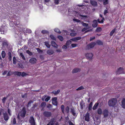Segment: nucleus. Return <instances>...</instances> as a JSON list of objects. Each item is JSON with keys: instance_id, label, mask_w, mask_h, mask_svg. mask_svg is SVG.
<instances>
[{"instance_id": "obj_61", "label": "nucleus", "mask_w": 125, "mask_h": 125, "mask_svg": "<svg viewBox=\"0 0 125 125\" xmlns=\"http://www.w3.org/2000/svg\"><path fill=\"white\" fill-rule=\"evenodd\" d=\"M97 21L99 23H103V22H104V21L103 20H101V21H100V19H97Z\"/></svg>"}, {"instance_id": "obj_45", "label": "nucleus", "mask_w": 125, "mask_h": 125, "mask_svg": "<svg viewBox=\"0 0 125 125\" xmlns=\"http://www.w3.org/2000/svg\"><path fill=\"white\" fill-rule=\"evenodd\" d=\"M102 30V29L101 28L99 27L97 28L96 31L97 32H100Z\"/></svg>"}, {"instance_id": "obj_25", "label": "nucleus", "mask_w": 125, "mask_h": 125, "mask_svg": "<svg viewBox=\"0 0 125 125\" xmlns=\"http://www.w3.org/2000/svg\"><path fill=\"white\" fill-rule=\"evenodd\" d=\"M8 59L9 61H11L12 59V57L11 55V53L10 52H9L8 53Z\"/></svg>"}, {"instance_id": "obj_38", "label": "nucleus", "mask_w": 125, "mask_h": 125, "mask_svg": "<svg viewBox=\"0 0 125 125\" xmlns=\"http://www.w3.org/2000/svg\"><path fill=\"white\" fill-rule=\"evenodd\" d=\"M77 34L76 32H74L71 33L70 34V35L71 36H76Z\"/></svg>"}, {"instance_id": "obj_49", "label": "nucleus", "mask_w": 125, "mask_h": 125, "mask_svg": "<svg viewBox=\"0 0 125 125\" xmlns=\"http://www.w3.org/2000/svg\"><path fill=\"white\" fill-rule=\"evenodd\" d=\"M77 44L75 43H73L71 44V46L72 48H73L77 46Z\"/></svg>"}, {"instance_id": "obj_60", "label": "nucleus", "mask_w": 125, "mask_h": 125, "mask_svg": "<svg viewBox=\"0 0 125 125\" xmlns=\"http://www.w3.org/2000/svg\"><path fill=\"white\" fill-rule=\"evenodd\" d=\"M22 98H25L27 97V94H25L23 95L22 94Z\"/></svg>"}, {"instance_id": "obj_47", "label": "nucleus", "mask_w": 125, "mask_h": 125, "mask_svg": "<svg viewBox=\"0 0 125 125\" xmlns=\"http://www.w3.org/2000/svg\"><path fill=\"white\" fill-rule=\"evenodd\" d=\"M54 31L55 32H57L58 33H60L61 32L57 28H55L54 29Z\"/></svg>"}, {"instance_id": "obj_29", "label": "nucleus", "mask_w": 125, "mask_h": 125, "mask_svg": "<svg viewBox=\"0 0 125 125\" xmlns=\"http://www.w3.org/2000/svg\"><path fill=\"white\" fill-rule=\"evenodd\" d=\"M33 103V101L32 100H31L28 102V104L27 105V107H28L31 106V103Z\"/></svg>"}, {"instance_id": "obj_43", "label": "nucleus", "mask_w": 125, "mask_h": 125, "mask_svg": "<svg viewBox=\"0 0 125 125\" xmlns=\"http://www.w3.org/2000/svg\"><path fill=\"white\" fill-rule=\"evenodd\" d=\"M28 75V74L26 73H25L23 72L22 73H21V76L22 77H23L25 76H26Z\"/></svg>"}, {"instance_id": "obj_62", "label": "nucleus", "mask_w": 125, "mask_h": 125, "mask_svg": "<svg viewBox=\"0 0 125 125\" xmlns=\"http://www.w3.org/2000/svg\"><path fill=\"white\" fill-rule=\"evenodd\" d=\"M108 12L107 11V9L106 8V9L105 10L104 12V15H105L106 14L108 13Z\"/></svg>"}, {"instance_id": "obj_39", "label": "nucleus", "mask_w": 125, "mask_h": 125, "mask_svg": "<svg viewBox=\"0 0 125 125\" xmlns=\"http://www.w3.org/2000/svg\"><path fill=\"white\" fill-rule=\"evenodd\" d=\"M45 45L48 48H49L50 47V45L49 44L48 42H44Z\"/></svg>"}, {"instance_id": "obj_18", "label": "nucleus", "mask_w": 125, "mask_h": 125, "mask_svg": "<svg viewBox=\"0 0 125 125\" xmlns=\"http://www.w3.org/2000/svg\"><path fill=\"white\" fill-rule=\"evenodd\" d=\"M80 71V69L79 68H75L72 71L73 73H77Z\"/></svg>"}, {"instance_id": "obj_63", "label": "nucleus", "mask_w": 125, "mask_h": 125, "mask_svg": "<svg viewBox=\"0 0 125 125\" xmlns=\"http://www.w3.org/2000/svg\"><path fill=\"white\" fill-rule=\"evenodd\" d=\"M67 46L66 45H64L62 46V48L63 49H66L67 48Z\"/></svg>"}, {"instance_id": "obj_64", "label": "nucleus", "mask_w": 125, "mask_h": 125, "mask_svg": "<svg viewBox=\"0 0 125 125\" xmlns=\"http://www.w3.org/2000/svg\"><path fill=\"white\" fill-rule=\"evenodd\" d=\"M68 123L69 125H74L73 123L70 121H68Z\"/></svg>"}, {"instance_id": "obj_34", "label": "nucleus", "mask_w": 125, "mask_h": 125, "mask_svg": "<svg viewBox=\"0 0 125 125\" xmlns=\"http://www.w3.org/2000/svg\"><path fill=\"white\" fill-rule=\"evenodd\" d=\"M51 45L52 46L54 47H56L57 46L55 42L53 41H52Z\"/></svg>"}, {"instance_id": "obj_50", "label": "nucleus", "mask_w": 125, "mask_h": 125, "mask_svg": "<svg viewBox=\"0 0 125 125\" xmlns=\"http://www.w3.org/2000/svg\"><path fill=\"white\" fill-rule=\"evenodd\" d=\"M92 102H91V103H90L89 105V109L90 110L91 109H92Z\"/></svg>"}, {"instance_id": "obj_10", "label": "nucleus", "mask_w": 125, "mask_h": 125, "mask_svg": "<svg viewBox=\"0 0 125 125\" xmlns=\"http://www.w3.org/2000/svg\"><path fill=\"white\" fill-rule=\"evenodd\" d=\"M3 115L4 120L6 121H7L9 118V117L7 113H3Z\"/></svg>"}, {"instance_id": "obj_40", "label": "nucleus", "mask_w": 125, "mask_h": 125, "mask_svg": "<svg viewBox=\"0 0 125 125\" xmlns=\"http://www.w3.org/2000/svg\"><path fill=\"white\" fill-rule=\"evenodd\" d=\"M60 92V90H58L57 91H54L52 92V93L55 94H58Z\"/></svg>"}, {"instance_id": "obj_21", "label": "nucleus", "mask_w": 125, "mask_h": 125, "mask_svg": "<svg viewBox=\"0 0 125 125\" xmlns=\"http://www.w3.org/2000/svg\"><path fill=\"white\" fill-rule=\"evenodd\" d=\"M54 53V51L51 50H47V53L49 55H52Z\"/></svg>"}, {"instance_id": "obj_57", "label": "nucleus", "mask_w": 125, "mask_h": 125, "mask_svg": "<svg viewBox=\"0 0 125 125\" xmlns=\"http://www.w3.org/2000/svg\"><path fill=\"white\" fill-rule=\"evenodd\" d=\"M50 97L49 96H48L47 97H46L45 99V101L46 102H48L49 100H50Z\"/></svg>"}, {"instance_id": "obj_56", "label": "nucleus", "mask_w": 125, "mask_h": 125, "mask_svg": "<svg viewBox=\"0 0 125 125\" xmlns=\"http://www.w3.org/2000/svg\"><path fill=\"white\" fill-rule=\"evenodd\" d=\"M52 103L53 104L55 105H57V101H52Z\"/></svg>"}, {"instance_id": "obj_3", "label": "nucleus", "mask_w": 125, "mask_h": 125, "mask_svg": "<svg viewBox=\"0 0 125 125\" xmlns=\"http://www.w3.org/2000/svg\"><path fill=\"white\" fill-rule=\"evenodd\" d=\"M26 113V111L25 108H23L22 109V110L20 112L18 116V117L19 119V116H21L22 117H24L25 116V115Z\"/></svg>"}, {"instance_id": "obj_7", "label": "nucleus", "mask_w": 125, "mask_h": 125, "mask_svg": "<svg viewBox=\"0 0 125 125\" xmlns=\"http://www.w3.org/2000/svg\"><path fill=\"white\" fill-rule=\"evenodd\" d=\"M43 114L45 116L47 117H50L52 115V113L51 112L46 111H45Z\"/></svg>"}, {"instance_id": "obj_58", "label": "nucleus", "mask_w": 125, "mask_h": 125, "mask_svg": "<svg viewBox=\"0 0 125 125\" xmlns=\"http://www.w3.org/2000/svg\"><path fill=\"white\" fill-rule=\"evenodd\" d=\"M60 0H54V2L56 4H59V1Z\"/></svg>"}, {"instance_id": "obj_59", "label": "nucleus", "mask_w": 125, "mask_h": 125, "mask_svg": "<svg viewBox=\"0 0 125 125\" xmlns=\"http://www.w3.org/2000/svg\"><path fill=\"white\" fill-rule=\"evenodd\" d=\"M89 29V28H88L87 27L86 28H83L82 30V32H83L87 29Z\"/></svg>"}, {"instance_id": "obj_33", "label": "nucleus", "mask_w": 125, "mask_h": 125, "mask_svg": "<svg viewBox=\"0 0 125 125\" xmlns=\"http://www.w3.org/2000/svg\"><path fill=\"white\" fill-rule=\"evenodd\" d=\"M98 105V103H95L93 108V109L94 110L96 109Z\"/></svg>"}, {"instance_id": "obj_44", "label": "nucleus", "mask_w": 125, "mask_h": 125, "mask_svg": "<svg viewBox=\"0 0 125 125\" xmlns=\"http://www.w3.org/2000/svg\"><path fill=\"white\" fill-rule=\"evenodd\" d=\"M26 33H31L32 31L31 30L29 29H27L26 30Z\"/></svg>"}, {"instance_id": "obj_22", "label": "nucleus", "mask_w": 125, "mask_h": 125, "mask_svg": "<svg viewBox=\"0 0 125 125\" xmlns=\"http://www.w3.org/2000/svg\"><path fill=\"white\" fill-rule=\"evenodd\" d=\"M14 74L18 76H20L21 74V72L18 71H16L14 72Z\"/></svg>"}, {"instance_id": "obj_52", "label": "nucleus", "mask_w": 125, "mask_h": 125, "mask_svg": "<svg viewBox=\"0 0 125 125\" xmlns=\"http://www.w3.org/2000/svg\"><path fill=\"white\" fill-rule=\"evenodd\" d=\"M48 32V31L45 30H43L42 31V33L43 34L47 33Z\"/></svg>"}, {"instance_id": "obj_27", "label": "nucleus", "mask_w": 125, "mask_h": 125, "mask_svg": "<svg viewBox=\"0 0 125 125\" xmlns=\"http://www.w3.org/2000/svg\"><path fill=\"white\" fill-rule=\"evenodd\" d=\"M38 106L36 103H35L33 105V106L31 108V109L32 110H33L35 108H37Z\"/></svg>"}, {"instance_id": "obj_41", "label": "nucleus", "mask_w": 125, "mask_h": 125, "mask_svg": "<svg viewBox=\"0 0 125 125\" xmlns=\"http://www.w3.org/2000/svg\"><path fill=\"white\" fill-rule=\"evenodd\" d=\"M72 42L70 40H68L67 41L66 43V45L67 46L69 45Z\"/></svg>"}, {"instance_id": "obj_1", "label": "nucleus", "mask_w": 125, "mask_h": 125, "mask_svg": "<svg viewBox=\"0 0 125 125\" xmlns=\"http://www.w3.org/2000/svg\"><path fill=\"white\" fill-rule=\"evenodd\" d=\"M117 100L116 98H113L109 100L108 102V104L110 106L114 107L116 104Z\"/></svg>"}, {"instance_id": "obj_13", "label": "nucleus", "mask_w": 125, "mask_h": 125, "mask_svg": "<svg viewBox=\"0 0 125 125\" xmlns=\"http://www.w3.org/2000/svg\"><path fill=\"white\" fill-rule=\"evenodd\" d=\"M84 118L85 120L87 121H89V114L88 112L84 116Z\"/></svg>"}, {"instance_id": "obj_51", "label": "nucleus", "mask_w": 125, "mask_h": 125, "mask_svg": "<svg viewBox=\"0 0 125 125\" xmlns=\"http://www.w3.org/2000/svg\"><path fill=\"white\" fill-rule=\"evenodd\" d=\"M83 86H81L80 87L76 89L77 90H82L83 89Z\"/></svg>"}, {"instance_id": "obj_23", "label": "nucleus", "mask_w": 125, "mask_h": 125, "mask_svg": "<svg viewBox=\"0 0 125 125\" xmlns=\"http://www.w3.org/2000/svg\"><path fill=\"white\" fill-rule=\"evenodd\" d=\"M13 63L14 64H16V63L18 61L17 60L14 56L13 57Z\"/></svg>"}, {"instance_id": "obj_16", "label": "nucleus", "mask_w": 125, "mask_h": 125, "mask_svg": "<svg viewBox=\"0 0 125 125\" xmlns=\"http://www.w3.org/2000/svg\"><path fill=\"white\" fill-rule=\"evenodd\" d=\"M123 69L121 67L117 71V73L121 74L123 73Z\"/></svg>"}, {"instance_id": "obj_24", "label": "nucleus", "mask_w": 125, "mask_h": 125, "mask_svg": "<svg viewBox=\"0 0 125 125\" xmlns=\"http://www.w3.org/2000/svg\"><path fill=\"white\" fill-rule=\"evenodd\" d=\"M116 28L117 27H115L114 29L111 31L110 33V36H111L113 35L114 32H115Z\"/></svg>"}, {"instance_id": "obj_6", "label": "nucleus", "mask_w": 125, "mask_h": 125, "mask_svg": "<svg viewBox=\"0 0 125 125\" xmlns=\"http://www.w3.org/2000/svg\"><path fill=\"white\" fill-rule=\"evenodd\" d=\"M29 121L31 125H36L33 116H30Z\"/></svg>"}, {"instance_id": "obj_12", "label": "nucleus", "mask_w": 125, "mask_h": 125, "mask_svg": "<svg viewBox=\"0 0 125 125\" xmlns=\"http://www.w3.org/2000/svg\"><path fill=\"white\" fill-rule=\"evenodd\" d=\"M121 105L122 107L124 109L125 108V99L123 98L122 100Z\"/></svg>"}, {"instance_id": "obj_42", "label": "nucleus", "mask_w": 125, "mask_h": 125, "mask_svg": "<svg viewBox=\"0 0 125 125\" xmlns=\"http://www.w3.org/2000/svg\"><path fill=\"white\" fill-rule=\"evenodd\" d=\"M1 55L2 57L3 58H5V56L6 54L5 53L4 51H2L1 53Z\"/></svg>"}, {"instance_id": "obj_26", "label": "nucleus", "mask_w": 125, "mask_h": 125, "mask_svg": "<svg viewBox=\"0 0 125 125\" xmlns=\"http://www.w3.org/2000/svg\"><path fill=\"white\" fill-rule=\"evenodd\" d=\"M81 18L83 20H85L87 18V16L86 15H83L81 14L79 15Z\"/></svg>"}, {"instance_id": "obj_8", "label": "nucleus", "mask_w": 125, "mask_h": 125, "mask_svg": "<svg viewBox=\"0 0 125 125\" xmlns=\"http://www.w3.org/2000/svg\"><path fill=\"white\" fill-rule=\"evenodd\" d=\"M85 56L87 59H90L92 58L93 54L92 53H87L85 54Z\"/></svg>"}, {"instance_id": "obj_9", "label": "nucleus", "mask_w": 125, "mask_h": 125, "mask_svg": "<svg viewBox=\"0 0 125 125\" xmlns=\"http://www.w3.org/2000/svg\"><path fill=\"white\" fill-rule=\"evenodd\" d=\"M36 61L37 60L36 58H32L30 59L29 62L32 64H34L36 62Z\"/></svg>"}, {"instance_id": "obj_5", "label": "nucleus", "mask_w": 125, "mask_h": 125, "mask_svg": "<svg viewBox=\"0 0 125 125\" xmlns=\"http://www.w3.org/2000/svg\"><path fill=\"white\" fill-rule=\"evenodd\" d=\"M95 45V42H91L87 45L86 47V49H89L90 48H92Z\"/></svg>"}, {"instance_id": "obj_53", "label": "nucleus", "mask_w": 125, "mask_h": 125, "mask_svg": "<svg viewBox=\"0 0 125 125\" xmlns=\"http://www.w3.org/2000/svg\"><path fill=\"white\" fill-rule=\"evenodd\" d=\"M46 105V103L45 102H43L41 104V106L42 107H44Z\"/></svg>"}, {"instance_id": "obj_14", "label": "nucleus", "mask_w": 125, "mask_h": 125, "mask_svg": "<svg viewBox=\"0 0 125 125\" xmlns=\"http://www.w3.org/2000/svg\"><path fill=\"white\" fill-rule=\"evenodd\" d=\"M93 22L92 26L94 28H95L97 27V20H94Z\"/></svg>"}, {"instance_id": "obj_30", "label": "nucleus", "mask_w": 125, "mask_h": 125, "mask_svg": "<svg viewBox=\"0 0 125 125\" xmlns=\"http://www.w3.org/2000/svg\"><path fill=\"white\" fill-rule=\"evenodd\" d=\"M102 109L100 108H98L97 110V113L99 115H101L102 114Z\"/></svg>"}, {"instance_id": "obj_37", "label": "nucleus", "mask_w": 125, "mask_h": 125, "mask_svg": "<svg viewBox=\"0 0 125 125\" xmlns=\"http://www.w3.org/2000/svg\"><path fill=\"white\" fill-rule=\"evenodd\" d=\"M26 52L30 56H32L33 54L32 53L30 52L29 50H27Z\"/></svg>"}, {"instance_id": "obj_17", "label": "nucleus", "mask_w": 125, "mask_h": 125, "mask_svg": "<svg viewBox=\"0 0 125 125\" xmlns=\"http://www.w3.org/2000/svg\"><path fill=\"white\" fill-rule=\"evenodd\" d=\"M81 38V37H75L71 39V40L75 42H76L77 41L80 40Z\"/></svg>"}, {"instance_id": "obj_48", "label": "nucleus", "mask_w": 125, "mask_h": 125, "mask_svg": "<svg viewBox=\"0 0 125 125\" xmlns=\"http://www.w3.org/2000/svg\"><path fill=\"white\" fill-rule=\"evenodd\" d=\"M58 38L61 41H63V37L61 36H58Z\"/></svg>"}, {"instance_id": "obj_54", "label": "nucleus", "mask_w": 125, "mask_h": 125, "mask_svg": "<svg viewBox=\"0 0 125 125\" xmlns=\"http://www.w3.org/2000/svg\"><path fill=\"white\" fill-rule=\"evenodd\" d=\"M50 37L52 40H55V38L52 35H51L50 36Z\"/></svg>"}, {"instance_id": "obj_46", "label": "nucleus", "mask_w": 125, "mask_h": 125, "mask_svg": "<svg viewBox=\"0 0 125 125\" xmlns=\"http://www.w3.org/2000/svg\"><path fill=\"white\" fill-rule=\"evenodd\" d=\"M7 112L9 114V115L10 116H11V110L9 108H8Z\"/></svg>"}, {"instance_id": "obj_11", "label": "nucleus", "mask_w": 125, "mask_h": 125, "mask_svg": "<svg viewBox=\"0 0 125 125\" xmlns=\"http://www.w3.org/2000/svg\"><path fill=\"white\" fill-rule=\"evenodd\" d=\"M90 2L91 4L94 7L97 6V3L96 1L94 0H90Z\"/></svg>"}, {"instance_id": "obj_36", "label": "nucleus", "mask_w": 125, "mask_h": 125, "mask_svg": "<svg viewBox=\"0 0 125 125\" xmlns=\"http://www.w3.org/2000/svg\"><path fill=\"white\" fill-rule=\"evenodd\" d=\"M108 0H103V4L104 5L108 4Z\"/></svg>"}, {"instance_id": "obj_19", "label": "nucleus", "mask_w": 125, "mask_h": 125, "mask_svg": "<svg viewBox=\"0 0 125 125\" xmlns=\"http://www.w3.org/2000/svg\"><path fill=\"white\" fill-rule=\"evenodd\" d=\"M5 28V27H4L2 28H0V31L2 32H2H1L2 34H4V32L6 33V30L4 29Z\"/></svg>"}, {"instance_id": "obj_31", "label": "nucleus", "mask_w": 125, "mask_h": 125, "mask_svg": "<svg viewBox=\"0 0 125 125\" xmlns=\"http://www.w3.org/2000/svg\"><path fill=\"white\" fill-rule=\"evenodd\" d=\"M81 23L83 26L86 27H87L88 25V23H84L83 22H81Z\"/></svg>"}, {"instance_id": "obj_28", "label": "nucleus", "mask_w": 125, "mask_h": 125, "mask_svg": "<svg viewBox=\"0 0 125 125\" xmlns=\"http://www.w3.org/2000/svg\"><path fill=\"white\" fill-rule=\"evenodd\" d=\"M96 43L98 44L99 45H102L103 44V42L100 40L97 41Z\"/></svg>"}, {"instance_id": "obj_35", "label": "nucleus", "mask_w": 125, "mask_h": 125, "mask_svg": "<svg viewBox=\"0 0 125 125\" xmlns=\"http://www.w3.org/2000/svg\"><path fill=\"white\" fill-rule=\"evenodd\" d=\"M69 111V106H67L65 108V112L68 113Z\"/></svg>"}, {"instance_id": "obj_20", "label": "nucleus", "mask_w": 125, "mask_h": 125, "mask_svg": "<svg viewBox=\"0 0 125 125\" xmlns=\"http://www.w3.org/2000/svg\"><path fill=\"white\" fill-rule=\"evenodd\" d=\"M11 123L13 124H16V118L14 117L12 118L11 119Z\"/></svg>"}, {"instance_id": "obj_4", "label": "nucleus", "mask_w": 125, "mask_h": 125, "mask_svg": "<svg viewBox=\"0 0 125 125\" xmlns=\"http://www.w3.org/2000/svg\"><path fill=\"white\" fill-rule=\"evenodd\" d=\"M103 117L104 118H107L108 117L109 113L108 110L105 109L103 111Z\"/></svg>"}, {"instance_id": "obj_32", "label": "nucleus", "mask_w": 125, "mask_h": 125, "mask_svg": "<svg viewBox=\"0 0 125 125\" xmlns=\"http://www.w3.org/2000/svg\"><path fill=\"white\" fill-rule=\"evenodd\" d=\"M20 56L21 57L22 59L24 60H26V59L24 55L22 53H20Z\"/></svg>"}, {"instance_id": "obj_2", "label": "nucleus", "mask_w": 125, "mask_h": 125, "mask_svg": "<svg viewBox=\"0 0 125 125\" xmlns=\"http://www.w3.org/2000/svg\"><path fill=\"white\" fill-rule=\"evenodd\" d=\"M47 125H59V124L56 121L55 118H52L51 119Z\"/></svg>"}, {"instance_id": "obj_55", "label": "nucleus", "mask_w": 125, "mask_h": 125, "mask_svg": "<svg viewBox=\"0 0 125 125\" xmlns=\"http://www.w3.org/2000/svg\"><path fill=\"white\" fill-rule=\"evenodd\" d=\"M73 21H76L78 22H80L81 23L80 21V20L78 19H73Z\"/></svg>"}, {"instance_id": "obj_15", "label": "nucleus", "mask_w": 125, "mask_h": 125, "mask_svg": "<svg viewBox=\"0 0 125 125\" xmlns=\"http://www.w3.org/2000/svg\"><path fill=\"white\" fill-rule=\"evenodd\" d=\"M71 112L73 116H76L77 113H76L75 110L73 108H71Z\"/></svg>"}]
</instances>
